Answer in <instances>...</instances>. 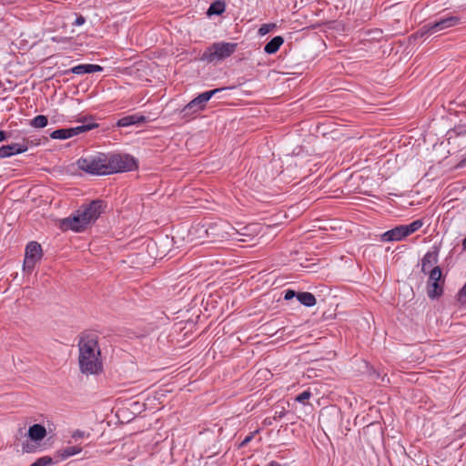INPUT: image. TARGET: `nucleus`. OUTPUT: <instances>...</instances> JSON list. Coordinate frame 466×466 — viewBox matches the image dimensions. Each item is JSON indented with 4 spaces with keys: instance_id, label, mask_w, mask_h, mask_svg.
Wrapping results in <instances>:
<instances>
[{
    "instance_id": "nucleus-1",
    "label": "nucleus",
    "mask_w": 466,
    "mask_h": 466,
    "mask_svg": "<svg viewBox=\"0 0 466 466\" xmlns=\"http://www.w3.org/2000/svg\"><path fill=\"white\" fill-rule=\"evenodd\" d=\"M79 370L86 375H96L103 370L98 338L95 334H84L78 341Z\"/></svg>"
},
{
    "instance_id": "nucleus-2",
    "label": "nucleus",
    "mask_w": 466,
    "mask_h": 466,
    "mask_svg": "<svg viewBox=\"0 0 466 466\" xmlns=\"http://www.w3.org/2000/svg\"><path fill=\"white\" fill-rule=\"evenodd\" d=\"M235 228L225 220H218L208 225H197L189 230L192 238L202 240L204 237L208 242H223L232 239L234 237Z\"/></svg>"
},
{
    "instance_id": "nucleus-3",
    "label": "nucleus",
    "mask_w": 466,
    "mask_h": 466,
    "mask_svg": "<svg viewBox=\"0 0 466 466\" xmlns=\"http://www.w3.org/2000/svg\"><path fill=\"white\" fill-rule=\"evenodd\" d=\"M104 208L105 205L102 200H93L77 210L73 217L65 219L63 226L76 232L82 231L98 218Z\"/></svg>"
},
{
    "instance_id": "nucleus-4",
    "label": "nucleus",
    "mask_w": 466,
    "mask_h": 466,
    "mask_svg": "<svg viewBox=\"0 0 466 466\" xmlns=\"http://www.w3.org/2000/svg\"><path fill=\"white\" fill-rule=\"evenodd\" d=\"M238 44L218 42L208 46L201 56V60L207 63H218L235 53Z\"/></svg>"
},
{
    "instance_id": "nucleus-5",
    "label": "nucleus",
    "mask_w": 466,
    "mask_h": 466,
    "mask_svg": "<svg viewBox=\"0 0 466 466\" xmlns=\"http://www.w3.org/2000/svg\"><path fill=\"white\" fill-rule=\"evenodd\" d=\"M226 88H216L212 90L206 91L200 95H198L196 98L192 99L184 108L181 110L180 114L182 115V118L187 121L193 117L197 113L205 109L207 103L209 99L214 96L217 93L224 91Z\"/></svg>"
},
{
    "instance_id": "nucleus-6",
    "label": "nucleus",
    "mask_w": 466,
    "mask_h": 466,
    "mask_svg": "<svg viewBox=\"0 0 466 466\" xmlns=\"http://www.w3.org/2000/svg\"><path fill=\"white\" fill-rule=\"evenodd\" d=\"M422 226L423 221L421 219L414 220L409 225H400L384 232L380 239L383 242L401 241L406 237L418 231Z\"/></svg>"
},
{
    "instance_id": "nucleus-7",
    "label": "nucleus",
    "mask_w": 466,
    "mask_h": 466,
    "mask_svg": "<svg viewBox=\"0 0 466 466\" xmlns=\"http://www.w3.org/2000/svg\"><path fill=\"white\" fill-rule=\"evenodd\" d=\"M107 157L101 155L97 157H88L77 160L79 169L92 175L109 174L106 165Z\"/></svg>"
},
{
    "instance_id": "nucleus-8",
    "label": "nucleus",
    "mask_w": 466,
    "mask_h": 466,
    "mask_svg": "<svg viewBox=\"0 0 466 466\" xmlns=\"http://www.w3.org/2000/svg\"><path fill=\"white\" fill-rule=\"evenodd\" d=\"M461 23V19L459 16L449 15L446 17H442L433 23H429V24L423 25L420 28L419 33L420 34L421 36L426 34H435V33L449 29L451 27L459 25Z\"/></svg>"
},
{
    "instance_id": "nucleus-9",
    "label": "nucleus",
    "mask_w": 466,
    "mask_h": 466,
    "mask_svg": "<svg viewBox=\"0 0 466 466\" xmlns=\"http://www.w3.org/2000/svg\"><path fill=\"white\" fill-rule=\"evenodd\" d=\"M106 165L111 174L133 169L136 167V161L128 155H112L107 157Z\"/></svg>"
},
{
    "instance_id": "nucleus-10",
    "label": "nucleus",
    "mask_w": 466,
    "mask_h": 466,
    "mask_svg": "<svg viewBox=\"0 0 466 466\" xmlns=\"http://www.w3.org/2000/svg\"><path fill=\"white\" fill-rule=\"evenodd\" d=\"M96 127V124H86L77 126L76 127L56 129L50 134V137L53 139L64 140L77 136L86 131H89Z\"/></svg>"
},
{
    "instance_id": "nucleus-11",
    "label": "nucleus",
    "mask_w": 466,
    "mask_h": 466,
    "mask_svg": "<svg viewBox=\"0 0 466 466\" xmlns=\"http://www.w3.org/2000/svg\"><path fill=\"white\" fill-rule=\"evenodd\" d=\"M42 257V248L35 242H30L25 248V255L24 259V268L31 270Z\"/></svg>"
},
{
    "instance_id": "nucleus-12",
    "label": "nucleus",
    "mask_w": 466,
    "mask_h": 466,
    "mask_svg": "<svg viewBox=\"0 0 466 466\" xmlns=\"http://www.w3.org/2000/svg\"><path fill=\"white\" fill-rule=\"evenodd\" d=\"M146 120H147V118L145 116L139 115V114H134V115L126 116L124 117L118 119V121L116 122V126L120 127H129L132 125L144 123V122H146Z\"/></svg>"
},
{
    "instance_id": "nucleus-13",
    "label": "nucleus",
    "mask_w": 466,
    "mask_h": 466,
    "mask_svg": "<svg viewBox=\"0 0 466 466\" xmlns=\"http://www.w3.org/2000/svg\"><path fill=\"white\" fill-rule=\"evenodd\" d=\"M46 436V430L41 424H34L28 429V437L31 441L38 442Z\"/></svg>"
},
{
    "instance_id": "nucleus-14",
    "label": "nucleus",
    "mask_w": 466,
    "mask_h": 466,
    "mask_svg": "<svg viewBox=\"0 0 466 466\" xmlns=\"http://www.w3.org/2000/svg\"><path fill=\"white\" fill-rule=\"evenodd\" d=\"M103 67L99 65L94 64H83L78 65L71 68V72L76 75H84V74H92L96 72H101Z\"/></svg>"
},
{
    "instance_id": "nucleus-15",
    "label": "nucleus",
    "mask_w": 466,
    "mask_h": 466,
    "mask_svg": "<svg viewBox=\"0 0 466 466\" xmlns=\"http://www.w3.org/2000/svg\"><path fill=\"white\" fill-rule=\"evenodd\" d=\"M81 451H82V448L80 446H67V447H65V448H62V449H59L58 451H56V452L55 454V458L57 461H64L73 455L80 453Z\"/></svg>"
},
{
    "instance_id": "nucleus-16",
    "label": "nucleus",
    "mask_w": 466,
    "mask_h": 466,
    "mask_svg": "<svg viewBox=\"0 0 466 466\" xmlns=\"http://www.w3.org/2000/svg\"><path fill=\"white\" fill-rule=\"evenodd\" d=\"M438 261V255L436 252H427L421 259V270L427 274Z\"/></svg>"
},
{
    "instance_id": "nucleus-17",
    "label": "nucleus",
    "mask_w": 466,
    "mask_h": 466,
    "mask_svg": "<svg viewBox=\"0 0 466 466\" xmlns=\"http://www.w3.org/2000/svg\"><path fill=\"white\" fill-rule=\"evenodd\" d=\"M35 145H38V143H34L33 141H29L28 138L24 137L21 142L10 144L8 145V147L12 152V156H14L27 151L29 146Z\"/></svg>"
},
{
    "instance_id": "nucleus-18",
    "label": "nucleus",
    "mask_w": 466,
    "mask_h": 466,
    "mask_svg": "<svg viewBox=\"0 0 466 466\" xmlns=\"http://www.w3.org/2000/svg\"><path fill=\"white\" fill-rule=\"evenodd\" d=\"M284 43L282 36L278 35L273 37L264 47V51L267 54H275Z\"/></svg>"
},
{
    "instance_id": "nucleus-19",
    "label": "nucleus",
    "mask_w": 466,
    "mask_h": 466,
    "mask_svg": "<svg viewBox=\"0 0 466 466\" xmlns=\"http://www.w3.org/2000/svg\"><path fill=\"white\" fill-rule=\"evenodd\" d=\"M443 282L427 283V294L431 299H436L440 297L442 292Z\"/></svg>"
},
{
    "instance_id": "nucleus-20",
    "label": "nucleus",
    "mask_w": 466,
    "mask_h": 466,
    "mask_svg": "<svg viewBox=\"0 0 466 466\" xmlns=\"http://www.w3.org/2000/svg\"><path fill=\"white\" fill-rule=\"evenodd\" d=\"M297 299L302 305L307 307H312L317 303L315 296L310 292H298Z\"/></svg>"
},
{
    "instance_id": "nucleus-21",
    "label": "nucleus",
    "mask_w": 466,
    "mask_h": 466,
    "mask_svg": "<svg viewBox=\"0 0 466 466\" xmlns=\"http://www.w3.org/2000/svg\"><path fill=\"white\" fill-rule=\"evenodd\" d=\"M226 5L223 1H216L210 5L208 9V15H221L225 12Z\"/></svg>"
},
{
    "instance_id": "nucleus-22",
    "label": "nucleus",
    "mask_w": 466,
    "mask_h": 466,
    "mask_svg": "<svg viewBox=\"0 0 466 466\" xmlns=\"http://www.w3.org/2000/svg\"><path fill=\"white\" fill-rule=\"evenodd\" d=\"M428 283L442 282L441 281V269L440 267L435 266L429 272Z\"/></svg>"
},
{
    "instance_id": "nucleus-23",
    "label": "nucleus",
    "mask_w": 466,
    "mask_h": 466,
    "mask_svg": "<svg viewBox=\"0 0 466 466\" xmlns=\"http://www.w3.org/2000/svg\"><path fill=\"white\" fill-rule=\"evenodd\" d=\"M47 123L48 120L46 116L38 115L31 120L30 125L35 128H42L46 127Z\"/></svg>"
},
{
    "instance_id": "nucleus-24",
    "label": "nucleus",
    "mask_w": 466,
    "mask_h": 466,
    "mask_svg": "<svg viewBox=\"0 0 466 466\" xmlns=\"http://www.w3.org/2000/svg\"><path fill=\"white\" fill-rule=\"evenodd\" d=\"M312 396V393L309 390H304L300 394H299L295 400L300 402L302 404H306V400H308Z\"/></svg>"
},
{
    "instance_id": "nucleus-25",
    "label": "nucleus",
    "mask_w": 466,
    "mask_h": 466,
    "mask_svg": "<svg viewBox=\"0 0 466 466\" xmlns=\"http://www.w3.org/2000/svg\"><path fill=\"white\" fill-rule=\"evenodd\" d=\"M50 463H52V458L48 457V456H44V457L37 459L30 466H46Z\"/></svg>"
},
{
    "instance_id": "nucleus-26",
    "label": "nucleus",
    "mask_w": 466,
    "mask_h": 466,
    "mask_svg": "<svg viewBox=\"0 0 466 466\" xmlns=\"http://www.w3.org/2000/svg\"><path fill=\"white\" fill-rule=\"evenodd\" d=\"M275 26H276L275 24H264L258 29V33L261 35H264L269 33Z\"/></svg>"
},
{
    "instance_id": "nucleus-27",
    "label": "nucleus",
    "mask_w": 466,
    "mask_h": 466,
    "mask_svg": "<svg viewBox=\"0 0 466 466\" xmlns=\"http://www.w3.org/2000/svg\"><path fill=\"white\" fill-rule=\"evenodd\" d=\"M12 156V152L10 151V148L8 147V145L2 146L0 147V158L8 157Z\"/></svg>"
},
{
    "instance_id": "nucleus-28",
    "label": "nucleus",
    "mask_w": 466,
    "mask_h": 466,
    "mask_svg": "<svg viewBox=\"0 0 466 466\" xmlns=\"http://www.w3.org/2000/svg\"><path fill=\"white\" fill-rule=\"evenodd\" d=\"M458 300L461 304H465L466 303V284L459 291V293H458Z\"/></svg>"
},
{
    "instance_id": "nucleus-29",
    "label": "nucleus",
    "mask_w": 466,
    "mask_h": 466,
    "mask_svg": "<svg viewBox=\"0 0 466 466\" xmlns=\"http://www.w3.org/2000/svg\"><path fill=\"white\" fill-rule=\"evenodd\" d=\"M257 431L249 433L245 439L241 441L239 447H245L253 438Z\"/></svg>"
},
{
    "instance_id": "nucleus-30",
    "label": "nucleus",
    "mask_w": 466,
    "mask_h": 466,
    "mask_svg": "<svg viewBox=\"0 0 466 466\" xmlns=\"http://www.w3.org/2000/svg\"><path fill=\"white\" fill-rule=\"evenodd\" d=\"M85 436H86V432L80 430H76L72 433V438L75 440L84 438Z\"/></svg>"
},
{
    "instance_id": "nucleus-31",
    "label": "nucleus",
    "mask_w": 466,
    "mask_h": 466,
    "mask_svg": "<svg viewBox=\"0 0 466 466\" xmlns=\"http://www.w3.org/2000/svg\"><path fill=\"white\" fill-rule=\"evenodd\" d=\"M297 294L298 293L295 292L294 290L289 289L286 291L284 299L286 300L291 299L292 298L297 297Z\"/></svg>"
},
{
    "instance_id": "nucleus-32",
    "label": "nucleus",
    "mask_w": 466,
    "mask_h": 466,
    "mask_svg": "<svg viewBox=\"0 0 466 466\" xmlns=\"http://www.w3.org/2000/svg\"><path fill=\"white\" fill-rule=\"evenodd\" d=\"M86 19L82 16V15H79L76 19V22H75V25H82L84 23H85Z\"/></svg>"
},
{
    "instance_id": "nucleus-33",
    "label": "nucleus",
    "mask_w": 466,
    "mask_h": 466,
    "mask_svg": "<svg viewBox=\"0 0 466 466\" xmlns=\"http://www.w3.org/2000/svg\"><path fill=\"white\" fill-rule=\"evenodd\" d=\"M248 229V228H247V227H246V228H243V230H245V231H244V232H240V231H238V230H237V229L235 228L234 236H235L236 234H238V235H241V236H246V235H248V233H247Z\"/></svg>"
},
{
    "instance_id": "nucleus-34",
    "label": "nucleus",
    "mask_w": 466,
    "mask_h": 466,
    "mask_svg": "<svg viewBox=\"0 0 466 466\" xmlns=\"http://www.w3.org/2000/svg\"><path fill=\"white\" fill-rule=\"evenodd\" d=\"M6 138V135H5V131H0V142L5 140Z\"/></svg>"
},
{
    "instance_id": "nucleus-35",
    "label": "nucleus",
    "mask_w": 466,
    "mask_h": 466,
    "mask_svg": "<svg viewBox=\"0 0 466 466\" xmlns=\"http://www.w3.org/2000/svg\"><path fill=\"white\" fill-rule=\"evenodd\" d=\"M460 167H466V157L464 159H462L459 165H458Z\"/></svg>"
},
{
    "instance_id": "nucleus-36",
    "label": "nucleus",
    "mask_w": 466,
    "mask_h": 466,
    "mask_svg": "<svg viewBox=\"0 0 466 466\" xmlns=\"http://www.w3.org/2000/svg\"><path fill=\"white\" fill-rule=\"evenodd\" d=\"M462 248L464 250H466V238L462 241Z\"/></svg>"
},
{
    "instance_id": "nucleus-37",
    "label": "nucleus",
    "mask_w": 466,
    "mask_h": 466,
    "mask_svg": "<svg viewBox=\"0 0 466 466\" xmlns=\"http://www.w3.org/2000/svg\"><path fill=\"white\" fill-rule=\"evenodd\" d=\"M24 451H25L26 452L30 451L26 447H24Z\"/></svg>"
}]
</instances>
